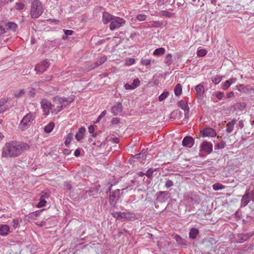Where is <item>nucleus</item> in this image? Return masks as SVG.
I'll use <instances>...</instances> for the list:
<instances>
[{
  "label": "nucleus",
  "mask_w": 254,
  "mask_h": 254,
  "mask_svg": "<svg viewBox=\"0 0 254 254\" xmlns=\"http://www.w3.org/2000/svg\"><path fill=\"white\" fill-rule=\"evenodd\" d=\"M226 146V143L224 141H221L220 142L218 143L215 146V149H223Z\"/></svg>",
  "instance_id": "a19ab883"
},
{
  "label": "nucleus",
  "mask_w": 254,
  "mask_h": 254,
  "mask_svg": "<svg viewBox=\"0 0 254 254\" xmlns=\"http://www.w3.org/2000/svg\"><path fill=\"white\" fill-rule=\"evenodd\" d=\"M237 108L240 110H243L245 109L246 104L245 103L241 102L237 104Z\"/></svg>",
  "instance_id": "de8ad7c7"
},
{
  "label": "nucleus",
  "mask_w": 254,
  "mask_h": 254,
  "mask_svg": "<svg viewBox=\"0 0 254 254\" xmlns=\"http://www.w3.org/2000/svg\"><path fill=\"white\" fill-rule=\"evenodd\" d=\"M224 94L222 92H218L216 94V97L217 98H218L219 100L222 99V98L223 97Z\"/></svg>",
  "instance_id": "052dcab7"
},
{
  "label": "nucleus",
  "mask_w": 254,
  "mask_h": 254,
  "mask_svg": "<svg viewBox=\"0 0 254 254\" xmlns=\"http://www.w3.org/2000/svg\"><path fill=\"white\" fill-rule=\"evenodd\" d=\"M46 65L47 64H36L34 70L37 72V74H41L45 71L47 69Z\"/></svg>",
  "instance_id": "b1692460"
},
{
  "label": "nucleus",
  "mask_w": 254,
  "mask_h": 254,
  "mask_svg": "<svg viewBox=\"0 0 254 254\" xmlns=\"http://www.w3.org/2000/svg\"><path fill=\"white\" fill-rule=\"evenodd\" d=\"M5 26L7 27V30H9L13 32L15 31L17 29V25L12 22H9L5 23Z\"/></svg>",
  "instance_id": "a878e982"
},
{
  "label": "nucleus",
  "mask_w": 254,
  "mask_h": 254,
  "mask_svg": "<svg viewBox=\"0 0 254 254\" xmlns=\"http://www.w3.org/2000/svg\"><path fill=\"white\" fill-rule=\"evenodd\" d=\"M41 106L45 112V114L48 115L54 106L52 103L46 99H43L41 101Z\"/></svg>",
  "instance_id": "9d476101"
},
{
  "label": "nucleus",
  "mask_w": 254,
  "mask_h": 254,
  "mask_svg": "<svg viewBox=\"0 0 254 254\" xmlns=\"http://www.w3.org/2000/svg\"><path fill=\"white\" fill-rule=\"evenodd\" d=\"M24 7V4L22 2L16 3L15 4V8L17 10L22 9Z\"/></svg>",
  "instance_id": "864d4df0"
},
{
  "label": "nucleus",
  "mask_w": 254,
  "mask_h": 254,
  "mask_svg": "<svg viewBox=\"0 0 254 254\" xmlns=\"http://www.w3.org/2000/svg\"><path fill=\"white\" fill-rule=\"evenodd\" d=\"M182 86L181 84L178 83L174 89V93L176 96H179L182 94Z\"/></svg>",
  "instance_id": "cd10ccee"
},
{
  "label": "nucleus",
  "mask_w": 254,
  "mask_h": 254,
  "mask_svg": "<svg viewBox=\"0 0 254 254\" xmlns=\"http://www.w3.org/2000/svg\"><path fill=\"white\" fill-rule=\"evenodd\" d=\"M74 100V96H70L68 98H65V102H66L67 106L69 105L70 103H71L72 102H73Z\"/></svg>",
  "instance_id": "6e6d98bb"
},
{
  "label": "nucleus",
  "mask_w": 254,
  "mask_h": 254,
  "mask_svg": "<svg viewBox=\"0 0 254 254\" xmlns=\"http://www.w3.org/2000/svg\"><path fill=\"white\" fill-rule=\"evenodd\" d=\"M5 23L1 22H0V34H2L5 32Z\"/></svg>",
  "instance_id": "79ce46f5"
},
{
  "label": "nucleus",
  "mask_w": 254,
  "mask_h": 254,
  "mask_svg": "<svg viewBox=\"0 0 254 254\" xmlns=\"http://www.w3.org/2000/svg\"><path fill=\"white\" fill-rule=\"evenodd\" d=\"M199 231L196 228H192L190 229L189 232V238L191 239L194 240L196 239L197 236L198 235Z\"/></svg>",
  "instance_id": "412c9836"
},
{
  "label": "nucleus",
  "mask_w": 254,
  "mask_h": 254,
  "mask_svg": "<svg viewBox=\"0 0 254 254\" xmlns=\"http://www.w3.org/2000/svg\"><path fill=\"white\" fill-rule=\"evenodd\" d=\"M42 3L38 0H34L31 4L30 15L32 18H38L43 13Z\"/></svg>",
  "instance_id": "f03ea898"
},
{
  "label": "nucleus",
  "mask_w": 254,
  "mask_h": 254,
  "mask_svg": "<svg viewBox=\"0 0 254 254\" xmlns=\"http://www.w3.org/2000/svg\"><path fill=\"white\" fill-rule=\"evenodd\" d=\"M87 192L90 196H93L96 197L101 192V187L99 185L94 186L92 187Z\"/></svg>",
  "instance_id": "4468645a"
},
{
  "label": "nucleus",
  "mask_w": 254,
  "mask_h": 254,
  "mask_svg": "<svg viewBox=\"0 0 254 254\" xmlns=\"http://www.w3.org/2000/svg\"><path fill=\"white\" fill-rule=\"evenodd\" d=\"M135 63V59L134 58H129L127 61V64H134Z\"/></svg>",
  "instance_id": "69168bd1"
},
{
  "label": "nucleus",
  "mask_w": 254,
  "mask_h": 254,
  "mask_svg": "<svg viewBox=\"0 0 254 254\" xmlns=\"http://www.w3.org/2000/svg\"><path fill=\"white\" fill-rule=\"evenodd\" d=\"M123 111V106L121 103H118L116 105L111 108V112L114 115L116 116L122 113Z\"/></svg>",
  "instance_id": "dca6fc26"
},
{
  "label": "nucleus",
  "mask_w": 254,
  "mask_h": 254,
  "mask_svg": "<svg viewBox=\"0 0 254 254\" xmlns=\"http://www.w3.org/2000/svg\"><path fill=\"white\" fill-rule=\"evenodd\" d=\"M207 54V51L205 49L198 48L197 51V55L200 57H203Z\"/></svg>",
  "instance_id": "f704fd0d"
},
{
  "label": "nucleus",
  "mask_w": 254,
  "mask_h": 254,
  "mask_svg": "<svg viewBox=\"0 0 254 254\" xmlns=\"http://www.w3.org/2000/svg\"><path fill=\"white\" fill-rule=\"evenodd\" d=\"M19 221L17 219H13L12 220V226L15 229L19 227Z\"/></svg>",
  "instance_id": "a18cd8bd"
},
{
  "label": "nucleus",
  "mask_w": 254,
  "mask_h": 254,
  "mask_svg": "<svg viewBox=\"0 0 254 254\" xmlns=\"http://www.w3.org/2000/svg\"><path fill=\"white\" fill-rule=\"evenodd\" d=\"M160 16L171 18L174 16L175 13L169 12L167 10H161L159 12Z\"/></svg>",
  "instance_id": "393cba45"
},
{
  "label": "nucleus",
  "mask_w": 254,
  "mask_h": 254,
  "mask_svg": "<svg viewBox=\"0 0 254 254\" xmlns=\"http://www.w3.org/2000/svg\"><path fill=\"white\" fill-rule=\"evenodd\" d=\"M133 158L134 159H138L140 163H143V161L145 160V159H144V156L142 155V153H140L134 155L133 156Z\"/></svg>",
  "instance_id": "e433bc0d"
},
{
  "label": "nucleus",
  "mask_w": 254,
  "mask_h": 254,
  "mask_svg": "<svg viewBox=\"0 0 254 254\" xmlns=\"http://www.w3.org/2000/svg\"><path fill=\"white\" fill-rule=\"evenodd\" d=\"M147 150L143 149L140 153H142V155L144 156V159H146L147 155Z\"/></svg>",
  "instance_id": "338daca9"
},
{
  "label": "nucleus",
  "mask_w": 254,
  "mask_h": 254,
  "mask_svg": "<svg viewBox=\"0 0 254 254\" xmlns=\"http://www.w3.org/2000/svg\"><path fill=\"white\" fill-rule=\"evenodd\" d=\"M237 89L240 92H245L246 88L242 84H239L237 86Z\"/></svg>",
  "instance_id": "4d7b16f0"
},
{
  "label": "nucleus",
  "mask_w": 254,
  "mask_h": 254,
  "mask_svg": "<svg viewBox=\"0 0 254 254\" xmlns=\"http://www.w3.org/2000/svg\"><path fill=\"white\" fill-rule=\"evenodd\" d=\"M120 190L117 189L114 191L110 192L109 196L110 203L111 205L114 206L117 202L120 195Z\"/></svg>",
  "instance_id": "0eeeda50"
},
{
  "label": "nucleus",
  "mask_w": 254,
  "mask_h": 254,
  "mask_svg": "<svg viewBox=\"0 0 254 254\" xmlns=\"http://www.w3.org/2000/svg\"><path fill=\"white\" fill-rule=\"evenodd\" d=\"M155 171H156V169L150 168L148 169L146 173H145L144 174L146 175L148 178H151L152 177V174Z\"/></svg>",
  "instance_id": "58836bf2"
},
{
  "label": "nucleus",
  "mask_w": 254,
  "mask_h": 254,
  "mask_svg": "<svg viewBox=\"0 0 254 254\" xmlns=\"http://www.w3.org/2000/svg\"><path fill=\"white\" fill-rule=\"evenodd\" d=\"M72 139V135L70 133H68L65 138L64 144L66 146H68Z\"/></svg>",
  "instance_id": "4c0bfd02"
},
{
  "label": "nucleus",
  "mask_w": 254,
  "mask_h": 254,
  "mask_svg": "<svg viewBox=\"0 0 254 254\" xmlns=\"http://www.w3.org/2000/svg\"><path fill=\"white\" fill-rule=\"evenodd\" d=\"M172 55L171 54H168L166 56V59H165V62H166V64H170V63H172Z\"/></svg>",
  "instance_id": "8fccbe9b"
},
{
  "label": "nucleus",
  "mask_w": 254,
  "mask_h": 254,
  "mask_svg": "<svg viewBox=\"0 0 254 254\" xmlns=\"http://www.w3.org/2000/svg\"><path fill=\"white\" fill-rule=\"evenodd\" d=\"M250 193L248 191H246L245 194L243 195L241 200V207L246 206L250 201Z\"/></svg>",
  "instance_id": "a211bd4d"
},
{
  "label": "nucleus",
  "mask_w": 254,
  "mask_h": 254,
  "mask_svg": "<svg viewBox=\"0 0 254 254\" xmlns=\"http://www.w3.org/2000/svg\"><path fill=\"white\" fill-rule=\"evenodd\" d=\"M64 32L65 35L70 36L73 33V31L71 30H64Z\"/></svg>",
  "instance_id": "680f3d73"
},
{
  "label": "nucleus",
  "mask_w": 254,
  "mask_h": 254,
  "mask_svg": "<svg viewBox=\"0 0 254 254\" xmlns=\"http://www.w3.org/2000/svg\"><path fill=\"white\" fill-rule=\"evenodd\" d=\"M29 148L27 144L23 142H11L6 143L3 148L2 156L4 157H15Z\"/></svg>",
  "instance_id": "f257e3e1"
},
{
  "label": "nucleus",
  "mask_w": 254,
  "mask_h": 254,
  "mask_svg": "<svg viewBox=\"0 0 254 254\" xmlns=\"http://www.w3.org/2000/svg\"><path fill=\"white\" fill-rule=\"evenodd\" d=\"M250 238L248 234H241L238 235V239L240 243H243L246 241Z\"/></svg>",
  "instance_id": "c85d7f7f"
},
{
  "label": "nucleus",
  "mask_w": 254,
  "mask_h": 254,
  "mask_svg": "<svg viewBox=\"0 0 254 254\" xmlns=\"http://www.w3.org/2000/svg\"><path fill=\"white\" fill-rule=\"evenodd\" d=\"M197 97H201L204 93V88L202 84L197 85L195 88Z\"/></svg>",
  "instance_id": "4be33fe9"
},
{
  "label": "nucleus",
  "mask_w": 254,
  "mask_h": 254,
  "mask_svg": "<svg viewBox=\"0 0 254 254\" xmlns=\"http://www.w3.org/2000/svg\"><path fill=\"white\" fill-rule=\"evenodd\" d=\"M125 88L127 89V90H130V89H133L134 88H133V86L131 85H130L128 83H127L125 85Z\"/></svg>",
  "instance_id": "e2e57ef3"
},
{
  "label": "nucleus",
  "mask_w": 254,
  "mask_h": 254,
  "mask_svg": "<svg viewBox=\"0 0 254 254\" xmlns=\"http://www.w3.org/2000/svg\"><path fill=\"white\" fill-rule=\"evenodd\" d=\"M49 195L47 193H45L44 194L42 195L40 199V202L37 204L38 207H42L45 205V204L46 203V200L45 199V197H48Z\"/></svg>",
  "instance_id": "bb28decb"
},
{
  "label": "nucleus",
  "mask_w": 254,
  "mask_h": 254,
  "mask_svg": "<svg viewBox=\"0 0 254 254\" xmlns=\"http://www.w3.org/2000/svg\"><path fill=\"white\" fill-rule=\"evenodd\" d=\"M107 111L106 110L103 111L101 114L99 116L98 118L97 119V120L94 122V123L97 124L99 123L101 119L105 116L106 114Z\"/></svg>",
  "instance_id": "c03bdc74"
},
{
  "label": "nucleus",
  "mask_w": 254,
  "mask_h": 254,
  "mask_svg": "<svg viewBox=\"0 0 254 254\" xmlns=\"http://www.w3.org/2000/svg\"><path fill=\"white\" fill-rule=\"evenodd\" d=\"M54 127V123L52 122H51L50 123H49L47 125H46L45 127L44 131L46 133H50L52 131Z\"/></svg>",
  "instance_id": "7c9ffc66"
},
{
  "label": "nucleus",
  "mask_w": 254,
  "mask_h": 254,
  "mask_svg": "<svg viewBox=\"0 0 254 254\" xmlns=\"http://www.w3.org/2000/svg\"><path fill=\"white\" fill-rule=\"evenodd\" d=\"M146 18V16L145 14H140L136 16V19L139 21H144Z\"/></svg>",
  "instance_id": "3c124183"
},
{
  "label": "nucleus",
  "mask_w": 254,
  "mask_h": 254,
  "mask_svg": "<svg viewBox=\"0 0 254 254\" xmlns=\"http://www.w3.org/2000/svg\"><path fill=\"white\" fill-rule=\"evenodd\" d=\"M34 120V117L31 113L27 114L22 119L20 124L19 125V128L21 130H24L28 128Z\"/></svg>",
  "instance_id": "7ed1b4c3"
},
{
  "label": "nucleus",
  "mask_w": 254,
  "mask_h": 254,
  "mask_svg": "<svg viewBox=\"0 0 254 254\" xmlns=\"http://www.w3.org/2000/svg\"><path fill=\"white\" fill-rule=\"evenodd\" d=\"M173 186H174V183L172 181L170 180H168L166 181L165 185V186L166 188H167V189Z\"/></svg>",
  "instance_id": "09e8293b"
},
{
  "label": "nucleus",
  "mask_w": 254,
  "mask_h": 254,
  "mask_svg": "<svg viewBox=\"0 0 254 254\" xmlns=\"http://www.w3.org/2000/svg\"><path fill=\"white\" fill-rule=\"evenodd\" d=\"M80 150L78 149H76L74 151V155L76 157H78L80 155Z\"/></svg>",
  "instance_id": "774afa93"
},
{
  "label": "nucleus",
  "mask_w": 254,
  "mask_h": 254,
  "mask_svg": "<svg viewBox=\"0 0 254 254\" xmlns=\"http://www.w3.org/2000/svg\"><path fill=\"white\" fill-rule=\"evenodd\" d=\"M177 105L179 107L184 110L185 117L188 118L189 107L187 102L185 100H182L178 102Z\"/></svg>",
  "instance_id": "ddd939ff"
},
{
  "label": "nucleus",
  "mask_w": 254,
  "mask_h": 254,
  "mask_svg": "<svg viewBox=\"0 0 254 254\" xmlns=\"http://www.w3.org/2000/svg\"><path fill=\"white\" fill-rule=\"evenodd\" d=\"M165 52V49L164 48H159L156 49L153 52V55L157 56H160L163 55Z\"/></svg>",
  "instance_id": "2f4dec72"
},
{
  "label": "nucleus",
  "mask_w": 254,
  "mask_h": 254,
  "mask_svg": "<svg viewBox=\"0 0 254 254\" xmlns=\"http://www.w3.org/2000/svg\"><path fill=\"white\" fill-rule=\"evenodd\" d=\"M237 120L236 119H233L231 121L229 122L227 124L226 131L228 133H230L233 130L234 125L236 124Z\"/></svg>",
  "instance_id": "6ab92c4d"
},
{
  "label": "nucleus",
  "mask_w": 254,
  "mask_h": 254,
  "mask_svg": "<svg viewBox=\"0 0 254 254\" xmlns=\"http://www.w3.org/2000/svg\"><path fill=\"white\" fill-rule=\"evenodd\" d=\"M231 85V82L230 80L226 81L223 84L222 88L223 90H226Z\"/></svg>",
  "instance_id": "37998d69"
},
{
  "label": "nucleus",
  "mask_w": 254,
  "mask_h": 254,
  "mask_svg": "<svg viewBox=\"0 0 254 254\" xmlns=\"http://www.w3.org/2000/svg\"><path fill=\"white\" fill-rule=\"evenodd\" d=\"M114 16L107 12H104L102 15V21L104 24H106L108 23H111Z\"/></svg>",
  "instance_id": "f3484780"
},
{
  "label": "nucleus",
  "mask_w": 254,
  "mask_h": 254,
  "mask_svg": "<svg viewBox=\"0 0 254 254\" xmlns=\"http://www.w3.org/2000/svg\"><path fill=\"white\" fill-rule=\"evenodd\" d=\"M175 239L179 245H180L182 246H187V243H186V240L183 239L180 236H178V235L175 236Z\"/></svg>",
  "instance_id": "c756f323"
},
{
  "label": "nucleus",
  "mask_w": 254,
  "mask_h": 254,
  "mask_svg": "<svg viewBox=\"0 0 254 254\" xmlns=\"http://www.w3.org/2000/svg\"><path fill=\"white\" fill-rule=\"evenodd\" d=\"M25 93V90L22 89L19 91H16L14 92V96L18 98L21 97L22 95H23Z\"/></svg>",
  "instance_id": "c9c22d12"
},
{
  "label": "nucleus",
  "mask_w": 254,
  "mask_h": 254,
  "mask_svg": "<svg viewBox=\"0 0 254 254\" xmlns=\"http://www.w3.org/2000/svg\"><path fill=\"white\" fill-rule=\"evenodd\" d=\"M65 98L64 97L57 96L54 98V101L57 104V112H60L67 106L65 104Z\"/></svg>",
  "instance_id": "6e6552de"
},
{
  "label": "nucleus",
  "mask_w": 254,
  "mask_h": 254,
  "mask_svg": "<svg viewBox=\"0 0 254 254\" xmlns=\"http://www.w3.org/2000/svg\"><path fill=\"white\" fill-rule=\"evenodd\" d=\"M194 142L193 138L190 136H187L184 137L182 141V145L185 147H190L192 146Z\"/></svg>",
  "instance_id": "2eb2a0df"
},
{
  "label": "nucleus",
  "mask_w": 254,
  "mask_h": 254,
  "mask_svg": "<svg viewBox=\"0 0 254 254\" xmlns=\"http://www.w3.org/2000/svg\"><path fill=\"white\" fill-rule=\"evenodd\" d=\"M139 84H140V80H139L138 78H136L133 80L132 85L133 86V88H134H134H136L137 87H138L139 85Z\"/></svg>",
  "instance_id": "603ef678"
},
{
  "label": "nucleus",
  "mask_w": 254,
  "mask_h": 254,
  "mask_svg": "<svg viewBox=\"0 0 254 254\" xmlns=\"http://www.w3.org/2000/svg\"><path fill=\"white\" fill-rule=\"evenodd\" d=\"M85 132V128L83 127H80L78 132L75 134V138L80 141L83 137L84 134Z\"/></svg>",
  "instance_id": "5701e85b"
},
{
  "label": "nucleus",
  "mask_w": 254,
  "mask_h": 254,
  "mask_svg": "<svg viewBox=\"0 0 254 254\" xmlns=\"http://www.w3.org/2000/svg\"><path fill=\"white\" fill-rule=\"evenodd\" d=\"M7 100L5 98H2L0 100V109H2V107L7 102Z\"/></svg>",
  "instance_id": "13d9d810"
},
{
  "label": "nucleus",
  "mask_w": 254,
  "mask_h": 254,
  "mask_svg": "<svg viewBox=\"0 0 254 254\" xmlns=\"http://www.w3.org/2000/svg\"><path fill=\"white\" fill-rule=\"evenodd\" d=\"M156 201L158 202L163 203L169 198V192L167 191H160L156 193Z\"/></svg>",
  "instance_id": "423d86ee"
},
{
  "label": "nucleus",
  "mask_w": 254,
  "mask_h": 254,
  "mask_svg": "<svg viewBox=\"0 0 254 254\" xmlns=\"http://www.w3.org/2000/svg\"><path fill=\"white\" fill-rule=\"evenodd\" d=\"M217 242V241L213 238L210 237L203 240L202 244L204 248L211 250L213 248V245Z\"/></svg>",
  "instance_id": "1a4fd4ad"
},
{
  "label": "nucleus",
  "mask_w": 254,
  "mask_h": 254,
  "mask_svg": "<svg viewBox=\"0 0 254 254\" xmlns=\"http://www.w3.org/2000/svg\"><path fill=\"white\" fill-rule=\"evenodd\" d=\"M213 145L211 142L204 141L200 145V151H202L208 154H210L212 151Z\"/></svg>",
  "instance_id": "f8f14e48"
},
{
  "label": "nucleus",
  "mask_w": 254,
  "mask_h": 254,
  "mask_svg": "<svg viewBox=\"0 0 254 254\" xmlns=\"http://www.w3.org/2000/svg\"><path fill=\"white\" fill-rule=\"evenodd\" d=\"M107 60V58L105 56H101L98 60V64H104Z\"/></svg>",
  "instance_id": "5fc2aeb1"
},
{
  "label": "nucleus",
  "mask_w": 254,
  "mask_h": 254,
  "mask_svg": "<svg viewBox=\"0 0 254 254\" xmlns=\"http://www.w3.org/2000/svg\"><path fill=\"white\" fill-rule=\"evenodd\" d=\"M88 131L90 133H93L94 131V127L93 126L91 125L88 127Z\"/></svg>",
  "instance_id": "0e129e2a"
},
{
  "label": "nucleus",
  "mask_w": 254,
  "mask_h": 254,
  "mask_svg": "<svg viewBox=\"0 0 254 254\" xmlns=\"http://www.w3.org/2000/svg\"><path fill=\"white\" fill-rule=\"evenodd\" d=\"M222 80V77L220 76H216L212 78V81L213 83L215 84L219 83Z\"/></svg>",
  "instance_id": "49530a36"
},
{
  "label": "nucleus",
  "mask_w": 254,
  "mask_h": 254,
  "mask_svg": "<svg viewBox=\"0 0 254 254\" xmlns=\"http://www.w3.org/2000/svg\"><path fill=\"white\" fill-rule=\"evenodd\" d=\"M112 216L117 220H120L122 221L126 220H131L134 217L133 214L128 212H115L112 214Z\"/></svg>",
  "instance_id": "20e7f679"
},
{
  "label": "nucleus",
  "mask_w": 254,
  "mask_h": 254,
  "mask_svg": "<svg viewBox=\"0 0 254 254\" xmlns=\"http://www.w3.org/2000/svg\"><path fill=\"white\" fill-rule=\"evenodd\" d=\"M9 230V227L7 225L3 224L0 225V235L2 236H6Z\"/></svg>",
  "instance_id": "aec40b11"
},
{
  "label": "nucleus",
  "mask_w": 254,
  "mask_h": 254,
  "mask_svg": "<svg viewBox=\"0 0 254 254\" xmlns=\"http://www.w3.org/2000/svg\"><path fill=\"white\" fill-rule=\"evenodd\" d=\"M212 187L213 190H218L224 188V186L218 183L214 184Z\"/></svg>",
  "instance_id": "ea45409f"
},
{
  "label": "nucleus",
  "mask_w": 254,
  "mask_h": 254,
  "mask_svg": "<svg viewBox=\"0 0 254 254\" xmlns=\"http://www.w3.org/2000/svg\"><path fill=\"white\" fill-rule=\"evenodd\" d=\"M200 132L203 137L206 136L214 137L216 135V132L213 128L206 127L200 130Z\"/></svg>",
  "instance_id": "9b49d317"
},
{
  "label": "nucleus",
  "mask_w": 254,
  "mask_h": 254,
  "mask_svg": "<svg viewBox=\"0 0 254 254\" xmlns=\"http://www.w3.org/2000/svg\"><path fill=\"white\" fill-rule=\"evenodd\" d=\"M170 93L168 91H165L162 93L158 98L160 102H162L165 100L169 95Z\"/></svg>",
  "instance_id": "72a5a7b5"
},
{
  "label": "nucleus",
  "mask_w": 254,
  "mask_h": 254,
  "mask_svg": "<svg viewBox=\"0 0 254 254\" xmlns=\"http://www.w3.org/2000/svg\"><path fill=\"white\" fill-rule=\"evenodd\" d=\"M126 23V21L122 18L114 16L110 23V29L114 30L123 26Z\"/></svg>",
  "instance_id": "39448f33"
},
{
  "label": "nucleus",
  "mask_w": 254,
  "mask_h": 254,
  "mask_svg": "<svg viewBox=\"0 0 254 254\" xmlns=\"http://www.w3.org/2000/svg\"><path fill=\"white\" fill-rule=\"evenodd\" d=\"M43 209L36 211L28 214V217L30 219H35L40 214Z\"/></svg>",
  "instance_id": "473e14b6"
},
{
  "label": "nucleus",
  "mask_w": 254,
  "mask_h": 254,
  "mask_svg": "<svg viewBox=\"0 0 254 254\" xmlns=\"http://www.w3.org/2000/svg\"><path fill=\"white\" fill-rule=\"evenodd\" d=\"M120 123V119L118 118H113L111 121V123L113 125H117Z\"/></svg>",
  "instance_id": "bf43d9fd"
}]
</instances>
